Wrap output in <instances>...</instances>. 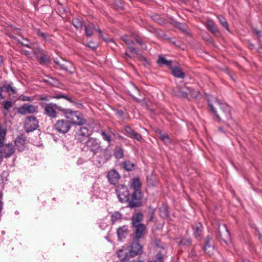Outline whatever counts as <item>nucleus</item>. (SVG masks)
I'll return each instance as SVG.
<instances>
[{
  "mask_svg": "<svg viewBox=\"0 0 262 262\" xmlns=\"http://www.w3.org/2000/svg\"><path fill=\"white\" fill-rule=\"evenodd\" d=\"M116 192L119 201L122 203H127L130 208H136L143 206L142 201H136L132 198V191L125 185H118Z\"/></svg>",
  "mask_w": 262,
  "mask_h": 262,
  "instance_id": "obj_1",
  "label": "nucleus"
},
{
  "mask_svg": "<svg viewBox=\"0 0 262 262\" xmlns=\"http://www.w3.org/2000/svg\"><path fill=\"white\" fill-rule=\"evenodd\" d=\"M215 102L219 106V113L217 112L212 104L209 101L208 102V103L210 110L215 115L217 119L219 121L223 122L232 120L230 106L226 103H220L217 99H215Z\"/></svg>",
  "mask_w": 262,
  "mask_h": 262,
  "instance_id": "obj_2",
  "label": "nucleus"
},
{
  "mask_svg": "<svg viewBox=\"0 0 262 262\" xmlns=\"http://www.w3.org/2000/svg\"><path fill=\"white\" fill-rule=\"evenodd\" d=\"M62 113L72 125L81 126L86 123L83 115L79 111L62 107Z\"/></svg>",
  "mask_w": 262,
  "mask_h": 262,
  "instance_id": "obj_3",
  "label": "nucleus"
},
{
  "mask_svg": "<svg viewBox=\"0 0 262 262\" xmlns=\"http://www.w3.org/2000/svg\"><path fill=\"white\" fill-rule=\"evenodd\" d=\"M142 183L139 178H134L129 182V188L133 193V198L139 201H142L143 194L141 191Z\"/></svg>",
  "mask_w": 262,
  "mask_h": 262,
  "instance_id": "obj_4",
  "label": "nucleus"
},
{
  "mask_svg": "<svg viewBox=\"0 0 262 262\" xmlns=\"http://www.w3.org/2000/svg\"><path fill=\"white\" fill-rule=\"evenodd\" d=\"M101 142L96 138H89L84 142L82 150L85 151H89L92 154L93 156L96 155L101 150Z\"/></svg>",
  "mask_w": 262,
  "mask_h": 262,
  "instance_id": "obj_5",
  "label": "nucleus"
},
{
  "mask_svg": "<svg viewBox=\"0 0 262 262\" xmlns=\"http://www.w3.org/2000/svg\"><path fill=\"white\" fill-rule=\"evenodd\" d=\"M56 110L62 112V106L54 103L46 104L44 107V114L50 119H55L57 117V112Z\"/></svg>",
  "mask_w": 262,
  "mask_h": 262,
  "instance_id": "obj_6",
  "label": "nucleus"
},
{
  "mask_svg": "<svg viewBox=\"0 0 262 262\" xmlns=\"http://www.w3.org/2000/svg\"><path fill=\"white\" fill-rule=\"evenodd\" d=\"M216 238L220 242L222 241L226 244L230 241V234L225 224H218Z\"/></svg>",
  "mask_w": 262,
  "mask_h": 262,
  "instance_id": "obj_7",
  "label": "nucleus"
},
{
  "mask_svg": "<svg viewBox=\"0 0 262 262\" xmlns=\"http://www.w3.org/2000/svg\"><path fill=\"white\" fill-rule=\"evenodd\" d=\"M39 127V121L34 116H29L26 118L24 122V129L27 133L32 132Z\"/></svg>",
  "mask_w": 262,
  "mask_h": 262,
  "instance_id": "obj_8",
  "label": "nucleus"
},
{
  "mask_svg": "<svg viewBox=\"0 0 262 262\" xmlns=\"http://www.w3.org/2000/svg\"><path fill=\"white\" fill-rule=\"evenodd\" d=\"M72 125L68 120L64 119L58 120L54 125V128L59 133L66 134L71 128Z\"/></svg>",
  "mask_w": 262,
  "mask_h": 262,
  "instance_id": "obj_9",
  "label": "nucleus"
},
{
  "mask_svg": "<svg viewBox=\"0 0 262 262\" xmlns=\"http://www.w3.org/2000/svg\"><path fill=\"white\" fill-rule=\"evenodd\" d=\"M92 134L91 131L86 127H81L75 135V138L78 142L84 143Z\"/></svg>",
  "mask_w": 262,
  "mask_h": 262,
  "instance_id": "obj_10",
  "label": "nucleus"
},
{
  "mask_svg": "<svg viewBox=\"0 0 262 262\" xmlns=\"http://www.w3.org/2000/svg\"><path fill=\"white\" fill-rule=\"evenodd\" d=\"M132 227L135 234L133 240L140 241L141 239L144 238L147 232L146 226L144 224L132 226Z\"/></svg>",
  "mask_w": 262,
  "mask_h": 262,
  "instance_id": "obj_11",
  "label": "nucleus"
},
{
  "mask_svg": "<svg viewBox=\"0 0 262 262\" xmlns=\"http://www.w3.org/2000/svg\"><path fill=\"white\" fill-rule=\"evenodd\" d=\"M38 108L37 106L25 103L17 108V112L18 114L21 115H25L27 114H34L38 112Z\"/></svg>",
  "mask_w": 262,
  "mask_h": 262,
  "instance_id": "obj_12",
  "label": "nucleus"
},
{
  "mask_svg": "<svg viewBox=\"0 0 262 262\" xmlns=\"http://www.w3.org/2000/svg\"><path fill=\"white\" fill-rule=\"evenodd\" d=\"M203 249L204 252L209 256H212L213 254L214 245L211 236L208 235L205 238Z\"/></svg>",
  "mask_w": 262,
  "mask_h": 262,
  "instance_id": "obj_13",
  "label": "nucleus"
},
{
  "mask_svg": "<svg viewBox=\"0 0 262 262\" xmlns=\"http://www.w3.org/2000/svg\"><path fill=\"white\" fill-rule=\"evenodd\" d=\"M139 242L140 241L133 240V242L130 244V245L128 246L129 248L128 254H129L132 257H134L142 253L143 247Z\"/></svg>",
  "mask_w": 262,
  "mask_h": 262,
  "instance_id": "obj_14",
  "label": "nucleus"
},
{
  "mask_svg": "<svg viewBox=\"0 0 262 262\" xmlns=\"http://www.w3.org/2000/svg\"><path fill=\"white\" fill-rule=\"evenodd\" d=\"M2 148L0 149L1 151L4 155V157L5 158H9L11 157L15 151V148L12 144L8 143L4 144L3 143V146L1 147Z\"/></svg>",
  "mask_w": 262,
  "mask_h": 262,
  "instance_id": "obj_15",
  "label": "nucleus"
},
{
  "mask_svg": "<svg viewBox=\"0 0 262 262\" xmlns=\"http://www.w3.org/2000/svg\"><path fill=\"white\" fill-rule=\"evenodd\" d=\"M107 178L110 184L116 185L119 183L121 176L116 169H113L108 172Z\"/></svg>",
  "mask_w": 262,
  "mask_h": 262,
  "instance_id": "obj_16",
  "label": "nucleus"
},
{
  "mask_svg": "<svg viewBox=\"0 0 262 262\" xmlns=\"http://www.w3.org/2000/svg\"><path fill=\"white\" fill-rule=\"evenodd\" d=\"M129 253L128 246L125 247L123 246L122 248L118 250L117 251L118 256L120 259V261L126 262L129 261V259L132 258Z\"/></svg>",
  "mask_w": 262,
  "mask_h": 262,
  "instance_id": "obj_17",
  "label": "nucleus"
},
{
  "mask_svg": "<svg viewBox=\"0 0 262 262\" xmlns=\"http://www.w3.org/2000/svg\"><path fill=\"white\" fill-rule=\"evenodd\" d=\"M192 229L194 237L196 239L200 240L203 236V227L202 224L200 222H197L192 226Z\"/></svg>",
  "mask_w": 262,
  "mask_h": 262,
  "instance_id": "obj_18",
  "label": "nucleus"
},
{
  "mask_svg": "<svg viewBox=\"0 0 262 262\" xmlns=\"http://www.w3.org/2000/svg\"><path fill=\"white\" fill-rule=\"evenodd\" d=\"M51 98L53 99H60V98H63L68 101H69L70 103L77 106L78 108H80L82 107V104L79 101H75L72 99V98L69 97L68 95L66 94H57L55 95H54L52 96H51Z\"/></svg>",
  "mask_w": 262,
  "mask_h": 262,
  "instance_id": "obj_19",
  "label": "nucleus"
},
{
  "mask_svg": "<svg viewBox=\"0 0 262 262\" xmlns=\"http://www.w3.org/2000/svg\"><path fill=\"white\" fill-rule=\"evenodd\" d=\"M205 26L208 30L213 34L215 35L220 34V32L217 25L211 19H208L205 24Z\"/></svg>",
  "mask_w": 262,
  "mask_h": 262,
  "instance_id": "obj_20",
  "label": "nucleus"
},
{
  "mask_svg": "<svg viewBox=\"0 0 262 262\" xmlns=\"http://www.w3.org/2000/svg\"><path fill=\"white\" fill-rule=\"evenodd\" d=\"M121 38L127 45V48L130 53H134L137 55L139 54V50L134 47V42L132 39H128L126 36H123Z\"/></svg>",
  "mask_w": 262,
  "mask_h": 262,
  "instance_id": "obj_21",
  "label": "nucleus"
},
{
  "mask_svg": "<svg viewBox=\"0 0 262 262\" xmlns=\"http://www.w3.org/2000/svg\"><path fill=\"white\" fill-rule=\"evenodd\" d=\"M128 233L129 231L126 225L120 227L117 229V236L120 241L124 239Z\"/></svg>",
  "mask_w": 262,
  "mask_h": 262,
  "instance_id": "obj_22",
  "label": "nucleus"
},
{
  "mask_svg": "<svg viewBox=\"0 0 262 262\" xmlns=\"http://www.w3.org/2000/svg\"><path fill=\"white\" fill-rule=\"evenodd\" d=\"M143 220V214L142 212H139L137 213L134 214L131 217L132 226L139 224H143V223H141Z\"/></svg>",
  "mask_w": 262,
  "mask_h": 262,
  "instance_id": "obj_23",
  "label": "nucleus"
},
{
  "mask_svg": "<svg viewBox=\"0 0 262 262\" xmlns=\"http://www.w3.org/2000/svg\"><path fill=\"white\" fill-rule=\"evenodd\" d=\"M159 213L160 216L163 219H166L169 216V207L166 203H163L159 208Z\"/></svg>",
  "mask_w": 262,
  "mask_h": 262,
  "instance_id": "obj_24",
  "label": "nucleus"
},
{
  "mask_svg": "<svg viewBox=\"0 0 262 262\" xmlns=\"http://www.w3.org/2000/svg\"><path fill=\"white\" fill-rule=\"evenodd\" d=\"M170 69L172 75L175 77L181 79H184L185 77V73L180 68L177 66H172Z\"/></svg>",
  "mask_w": 262,
  "mask_h": 262,
  "instance_id": "obj_25",
  "label": "nucleus"
},
{
  "mask_svg": "<svg viewBox=\"0 0 262 262\" xmlns=\"http://www.w3.org/2000/svg\"><path fill=\"white\" fill-rule=\"evenodd\" d=\"M172 61L168 60L162 55H159L158 59L157 61V63L159 66H162L163 65L166 66L167 67L170 68L172 67Z\"/></svg>",
  "mask_w": 262,
  "mask_h": 262,
  "instance_id": "obj_26",
  "label": "nucleus"
},
{
  "mask_svg": "<svg viewBox=\"0 0 262 262\" xmlns=\"http://www.w3.org/2000/svg\"><path fill=\"white\" fill-rule=\"evenodd\" d=\"M13 83L12 82H10L7 83V82H5L3 83L2 88L3 91H5L6 92H11L12 94H16L17 92L16 89L12 86Z\"/></svg>",
  "mask_w": 262,
  "mask_h": 262,
  "instance_id": "obj_27",
  "label": "nucleus"
},
{
  "mask_svg": "<svg viewBox=\"0 0 262 262\" xmlns=\"http://www.w3.org/2000/svg\"><path fill=\"white\" fill-rule=\"evenodd\" d=\"M26 136L24 134H21L16 138L15 140V144L17 147L20 145L24 146L26 144Z\"/></svg>",
  "mask_w": 262,
  "mask_h": 262,
  "instance_id": "obj_28",
  "label": "nucleus"
},
{
  "mask_svg": "<svg viewBox=\"0 0 262 262\" xmlns=\"http://www.w3.org/2000/svg\"><path fill=\"white\" fill-rule=\"evenodd\" d=\"M12 38L16 40L18 42V43H20L21 46L26 47L29 48H31V47L30 46L31 44V42L28 38L21 37V39H20L17 38V37L15 36L12 37Z\"/></svg>",
  "mask_w": 262,
  "mask_h": 262,
  "instance_id": "obj_29",
  "label": "nucleus"
},
{
  "mask_svg": "<svg viewBox=\"0 0 262 262\" xmlns=\"http://www.w3.org/2000/svg\"><path fill=\"white\" fill-rule=\"evenodd\" d=\"M184 89L188 91V95H190V98H197L200 94L199 91L195 90L191 87L185 86Z\"/></svg>",
  "mask_w": 262,
  "mask_h": 262,
  "instance_id": "obj_30",
  "label": "nucleus"
},
{
  "mask_svg": "<svg viewBox=\"0 0 262 262\" xmlns=\"http://www.w3.org/2000/svg\"><path fill=\"white\" fill-rule=\"evenodd\" d=\"M94 29L95 25L93 23L84 25L85 35L88 37H90L93 34Z\"/></svg>",
  "mask_w": 262,
  "mask_h": 262,
  "instance_id": "obj_31",
  "label": "nucleus"
},
{
  "mask_svg": "<svg viewBox=\"0 0 262 262\" xmlns=\"http://www.w3.org/2000/svg\"><path fill=\"white\" fill-rule=\"evenodd\" d=\"M216 17L222 26L224 27L228 32H230L229 24L225 17L222 15H216Z\"/></svg>",
  "mask_w": 262,
  "mask_h": 262,
  "instance_id": "obj_32",
  "label": "nucleus"
},
{
  "mask_svg": "<svg viewBox=\"0 0 262 262\" xmlns=\"http://www.w3.org/2000/svg\"><path fill=\"white\" fill-rule=\"evenodd\" d=\"M123 168L127 171H131L134 169L135 164L129 160H125L122 162Z\"/></svg>",
  "mask_w": 262,
  "mask_h": 262,
  "instance_id": "obj_33",
  "label": "nucleus"
},
{
  "mask_svg": "<svg viewBox=\"0 0 262 262\" xmlns=\"http://www.w3.org/2000/svg\"><path fill=\"white\" fill-rule=\"evenodd\" d=\"M151 18L154 21L160 25L164 26L167 23V21L166 19L161 17L158 14H155L151 16Z\"/></svg>",
  "mask_w": 262,
  "mask_h": 262,
  "instance_id": "obj_34",
  "label": "nucleus"
},
{
  "mask_svg": "<svg viewBox=\"0 0 262 262\" xmlns=\"http://www.w3.org/2000/svg\"><path fill=\"white\" fill-rule=\"evenodd\" d=\"M176 89L179 91L178 97L190 99V98L188 97V91L186 90H184L183 89L184 88H183L180 86H177Z\"/></svg>",
  "mask_w": 262,
  "mask_h": 262,
  "instance_id": "obj_35",
  "label": "nucleus"
},
{
  "mask_svg": "<svg viewBox=\"0 0 262 262\" xmlns=\"http://www.w3.org/2000/svg\"><path fill=\"white\" fill-rule=\"evenodd\" d=\"M155 211L156 209L151 208V206L149 207V219L147 221V223L149 222H156L157 219L155 217Z\"/></svg>",
  "mask_w": 262,
  "mask_h": 262,
  "instance_id": "obj_36",
  "label": "nucleus"
},
{
  "mask_svg": "<svg viewBox=\"0 0 262 262\" xmlns=\"http://www.w3.org/2000/svg\"><path fill=\"white\" fill-rule=\"evenodd\" d=\"M160 138L161 140L166 145H169L172 143V140L169 136L165 133H162V131L159 132Z\"/></svg>",
  "mask_w": 262,
  "mask_h": 262,
  "instance_id": "obj_37",
  "label": "nucleus"
},
{
  "mask_svg": "<svg viewBox=\"0 0 262 262\" xmlns=\"http://www.w3.org/2000/svg\"><path fill=\"white\" fill-rule=\"evenodd\" d=\"M114 155L116 159H120L124 156V150L120 147H117L114 150Z\"/></svg>",
  "mask_w": 262,
  "mask_h": 262,
  "instance_id": "obj_38",
  "label": "nucleus"
},
{
  "mask_svg": "<svg viewBox=\"0 0 262 262\" xmlns=\"http://www.w3.org/2000/svg\"><path fill=\"white\" fill-rule=\"evenodd\" d=\"M72 25L74 26L76 29H81L83 23L82 19L79 17H76L72 19Z\"/></svg>",
  "mask_w": 262,
  "mask_h": 262,
  "instance_id": "obj_39",
  "label": "nucleus"
},
{
  "mask_svg": "<svg viewBox=\"0 0 262 262\" xmlns=\"http://www.w3.org/2000/svg\"><path fill=\"white\" fill-rule=\"evenodd\" d=\"M122 218V215L120 212H115L111 215V222L112 224H114L118 220H121Z\"/></svg>",
  "mask_w": 262,
  "mask_h": 262,
  "instance_id": "obj_40",
  "label": "nucleus"
},
{
  "mask_svg": "<svg viewBox=\"0 0 262 262\" xmlns=\"http://www.w3.org/2000/svg\"><path fill=\"white\" fill-rule=\"evenodd\" d=\"M174 25L177 28H178L179 29H180L185 34H187L188 35H190V33L188 31L187 28L185 27V26L184 24H182L181 23L178 22V21H175L174 23Z\"/></svg>",
  "mask_w": 262,
  "mask_h": 262,
  "instance_id": "obj_41",
  "label": "nucleus"
},
{
  "mask_svg": "<svg viewBox=\"0 0 262 262\" xmlns=\"http://www.w3.org/2000/svg\"><path fill=\"white\" fill-rule=\"evenodd\" d=\"M6 135V129L0 125V147L3 146L4 139Z\"/></svg>",
  "mask_w": 262,
  "mask_h": 262,
  "instance_id": "obj_42",
  "label": "nucleus"
},
{
  "mask_svg": "<svg viewBox=\"0 0 262 262\" xmlns=\"http://www.w3.org/2000/svg\"><path fill=\"white\" fill-rule=\"evenodd\" d=\"M50 80H44L43 81L46 83H48L50 85H53V86H58V85L60 84L59 81L56 78H54L53 77H50Z\"/></svg>",
  "mask_w": 262,
  "mask_h": 262,
  "instance_id": "obj_43",
  "label": "nucleus"
},
{
  "mask_svg": "<svg viewBox=\"0 0 262 262\" xmlns=\"http://www.w3.org/2000/svg\"><path fill=\"white\" fill-rule=\"evenodd\" d=\"M114 7L117 10H123L124 4L122 1H115L114 3Z\"/></svg>",
  "mask_w": 262,
  "mask_h": 262,
  "instance_id": "obj_44",
  "label": "nucleus"
},
{
  "mask_svg": "<svg viewBox=\"0 0 262 262\" xmlns=\"http://www.w3.org/2000/svg\"><path fill=\"white\" fill-rule=\"evenodd\" d=\"M154 242L156 247L162 249H165V245L161 242L160 239L155 238Z\"/></svg>",
  "mask_w": 262,
  "mask_h": 262,
  "instance_id": "obj_45",
  "label": "nucleus"
},
{
  "mask_svg": "<svg viewBox=\"0 0 262 262\" xmlns=\"http://www.w3.org/2000/svg\"><path fill=\"white\" fill-rule=\"evenodd\" d=\"M36 57L40 60L41 63H46L49 61L48 56L42 53H41L40 55H37Z\"/></svg>",
  "mask_w": 262,
  "mask_h": 262,
  "instance_id": "obj_46",
  "label": "nucleus"
},
{
  "mask_svg": "<svg viewBox=\"0 0 262 262\" xmlns=\"http://www.w3.org/2000/svg\"><path fill=\"white\" fill-rule=\"evenodd\" d=\"M124 130L126 135L129 138L134 133L135 130L129 126L126 125L124 127Z\"/></svg>",
  "mask_w": 262,
  "mask_h": 262,
  "instance_id": "obj_47",
  "label": "nucleus"
},
{
  "mask_svg": "<svg viewBox=\"0 0 262 262\" xmlns=\"http://www.w3.org/2000/svg\"><path fill=\"white\" fill-rule=\"evenodd\" d=\"M164 258L163 254L161 252H158L156 256L154 262H164Z\"/></svg>",
  "mask_w": 262,
  "mask_h": 262,
  "instance_id": "obj_48",
  "label": "nucleus"
},
{
  "mask_svg": "<svg viewBox=\"0 0 262 262\" xmlns=\"http://www.w3.org/2000/svg\"><path fill=\"white\" fill-rule=\"evenodd\" d=\"M101 135L103 139L104 140L108 142H111L112 141V138L111 137L109 134L106 133L105 131L101 132Z\"/></svg>",
  "mask_w": 262,
  "mask_h": 262,
  "instance_id": "obj_49",
  "label": "nucleus"
},
{
  "mask_svg": "<svg viewBox=\"0 0 262 262\" xmlns=\"http://www.w3.org/2000/svg\"><path fill=\"white\" fill-rule=\"evenodd\" d=\"M129 138L136 139L138 141H141V140H142V135L136 132H135V133Z\"/></svg>",
  "mask_w": 262,
  "mask_h": 262,
  "instance_id": "obj_50",
  "label": "nucleus"
},
{
  "mask_svg": "<svg viewBox=\"0 0 262 262\" xmlns=\"http://www.w3.org/2000/svg\"><path fill=\"white\" fill-rule=\"evenodd\" d=\"M36 33L38 36L41 37L44 39H46L49 36L48 34L41 32L39 29L36 30Z\"/></svg>",
  "mask_w": 262,
  "mask_h": 262,
  "instance_id": "obj_51",
  "label": "nucleus"
},
{
  "mask_svg": "<svg viewBox=\"0 0 262 262\" xmlns=\"http://www.w3.org/2000/svg\"><path fill=\"white\" fill-rule=\"evenodd\" d=\"M54 61L57 65H58L59 66L61 69L63 70L66 71H68L67 66L64 64L60 63L59 61L57 60H54Z\"/></svg>",
  "mask_w": 262,
  "mask_h": 262,
  "instance_id": "obj_52",
  "label": "nucleus"
},
{
  "mask_svg": "<svg viewBox=\"0 0 262 262\" xmlns=\"http://www.w3.org/2000/svg\"><path fill=\"white\" fill-rule=\"evenodd\" d=\"M12 106V103L11 101H6L4 105V107L5 110H8Z\"/></svg>",
  "mask_w": 262,
  "mask_h": 262,
  "instance_id": "obj_53",
  "label": "nucleus"
},
{
  "mask_svg": "<svg viewBox=\"0 0 262 262\" xmlns=\"http://www.w3.org/2000/svg\"><path fill=\"white\" fill-rule=\"evenodd\" d=\"M20 99L23 101H32L33 99L29 96L22 95L20 96Z\"/></svg>",
  "mask_w": 262,
  "mask_h": 262,
  "instance_id": "obj_54",
  "label": "nucleus"
},
{
  "mask_svg": "<svg viewBox=\"0 0 262 262\" xmlns=\"http://www.w3.org/2000/svg\"><path fill=\"white\" fill-rule=\"evenodd\" d=\"M192 239L191 238L187 239L184 238L183 245L184 246H190L191 245Z\"/></svg>",
  "mask_w": 262,
  "mask_h": 262,
  "instance_id": "obj_55",
  "label": "nucleus"
},
{
  "mask_svg": "<svg viewBox=\"0 0 262 262\" xmlns=\"http://www.w3.org/2000/svg\"><path fill=\"white\" fill-rule=\"evenodd\" d=\"M87 46L88 47H89L90 48L92 49V50H95L97 47V45L94 44L93 42L91 41V42H89L88 44H87Z\"/></svg>",
  "mask_w": 262,
  "mask_h": 262,
  "instance_id": "obj_56",
  "label": "nucleus"
},
{
  "mask_svg": "<svg viewBox=\"0 0 262 262\" xmlns=\"http://www.w3.org/2000/svg\"><path fill=\"white\" fill-rule=\"evenodd\" d=\"M253 32L255 33L258 37H262V31L258 30L257 29H253Z\"/></svg>",
  "mask_w": 262,
  "mask_h": 262,
  "instance_id": "obj_57",
  "label": "nucleus"
},
{
  "mask_svg": "<svg viewBox=\"0 0 262 262\" xmlns=\"http://www.w3.org/2000/svg\"><path fill=\"white\" fill-rule=\"evenodd\" d=\"M178 93L179 91L176 88V89H173L171 90V94L175 97H178Z\"/></svg>",
  "mask_w": 262,
  "mask_h": 262,
  "instance_id": "obj_58",
  "label": "nucleus"
},
{
  "mask_svg": "<svg viewBox=\"0 0 262 262\" xmlns=\"http://www.w3.org/2000/svg\"><path fill=\"white\" fill-rule=\"evenodd\" d=\"M116 114L121 117H122L124 115V112L122 110H117L116 112Z\"/></svg>",
  "mask_w": 262,
  "mask_h": 262,
  "instance_id": "obj_59",
  "label": "nucleus"
},
{
  "mask_svg": "<svg viewBox=\"0 0 262 262\" xmlns=\"http://www.w3.org/2000/svg\"><path fill=\"white\" fill-rule=\"evenodd\" d=\"M12 29H13L14 31H16V33L17 34H19V31H20V29L18 28H16L15 26H13V25H11V27H10Z\"/></svg>",
  "mask_w": 262,
  "mask_h": 262,
  "instance_id": "obj_60",
  "label": "nucleus"
},
{
  "mask_svg": "<svg viewBox=\"0 0 262 262\" xmlns=\"http://www.w3.org/2000/svg\"><path fill=\"white\" fill-rule=\"evenodd\" d=\"M136 41L139 43L140 46H142L144 44L143 41L142 40L139 38H136Z\"/></svg>",
  "mask_w": 262,
  "mask_h": 262,
  "instance_id": "obj_61",
  "label": "nucleus"
},
{
  "mask_svg": "<svg viewBox=\"0 0 262 262\" xmlns=\"http://www.w3.org/2000/svg\"><path fill=\"white\" fill-rule=\"evenodd\" d=\"M123 57L126 60H127L128 58H131V57L130 56H129V55L127 53V52H125L124 54V55H123Z\"/></svg>",
  "mask_w": 262,
  "mask_h": 262,
  "instance_id": "obj_62",
  "label": "nucleus"
},
{
  "mask_svg": "<svg viewBox=\"0 0 262 262\" xmlns=\"http://www.w3.org/2000/svg\"><path fill=\"white\" fill-rule=\"evenodd\" d=\"M39 100H42V101H48L49 99L48 97L47 96H42L39 98Z\"/></svg>",
  "mask_w": 262,
  "mask_h": 262,
  "instance_id": "obj_63",
  "label": "nucleus"
},
{
  "mask_svg": "<svg viewBox=\"0 0 262 262\" xmlns=\"http://www.w3.org/2000/svg\"><path fill=\"white\" fill-rule=\"evenodd\" d=\"M140 58H141V60H142L145 62V65L146 66V63H148L147 59L145 57H144L143 56H141L140 57Z\"/></svg>",
  "mask_w": 262,
  "mask_h": 262,
  "instance_id": "obj_64",
  "label": "nucleus"
}]
</instances>
